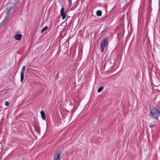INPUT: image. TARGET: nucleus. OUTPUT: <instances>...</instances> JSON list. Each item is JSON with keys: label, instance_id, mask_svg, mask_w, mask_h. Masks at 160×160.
Wrapping results in <instances>:
<instances>
[{"label": "nucleus", "instance_id": "obj_1", "mask_svg": "<svg viewBox=\"0 0 160 160\" xmlns=\"http://www.w3.org/2000/svg\"><path fill=\"white\" fill-rule=\"evenodd\" d=\"M151 116L152 118L157 119L160 115V111L156 108L150 110Z\"/></svg>", "mask_w": 160, "mask_h": 160}, {"label": "nucleus", "instance_id": "obj_2", "mask_svg": "<svg viewBox=\"0 0 160 160\" xmlns=\"http://www.w3.org/2000/svg\"><path fill=\"white\" fill-rule=\"evenodd\" d=\"M108 42V39L106 38H104L102 40L101 42V50L102 52H103L104 50V48Z\"/></svg>", "mask_w": 160, "mask_h": 160}, {"label": "nucleus", "instance_id": "obj_3", "mask_svg": "<svg viewBox=\"0 0 160 160\" xmlns=\"http://www.w3.org/2000/svg\"><path fill=\"white\" fill-rule=\"evenodd\" d=\"M60 13L62 17V19H65L67 16V14L65 12H64V8L62 7L60 11Z\"/></svg>", "mask_w": 160, "mask_h": 160}, {"label": "nucleus", "instance_id": "obj_4", "mask_svg": "<svg viewBox=\"0 0 160 160\" xmlns=\"http://www.w3.org/2000/svg\"><path fill=\"white\" fill-rule=\"evenodd\" d=\"M26 67L25 66H23L22 68V71L21 73V82H22L24 79V75L25 72V70Z\"/></svg>", "mask_w": 160, "mask_h": 160}, {"label": "nucleus", "instance_id": "obj_5", "mask_svg": "<svg viewBox=\"0 0 160 160\" xmlns=\"http://www.w3.org/2000/svg\"><path fill=\"white\" fill-rule=\"evenodd\" d=\"M61 155V152L55 154L54 155L53 160H60V158Z\"/></svg>", "mask_w": 160, "mask_h": 160}, {"label": "nucleus", "instance_id": "obj_6", "mask_svg": "<svg viewBox=\"0 0 160 160\" xmlns=\"http://www.w3.org/2000/svg\"><path fill=\"white\" fill-rule=\"evenodd\" d=\"M22 36L21 34H17L14 35V38L17 40H20Z\"/></svg>", "mask_w": 160, "mask_h": 160}, {"label": "nucleus", "instance_id": "obj_7", "mask_svg": "<svg viewBox=\"0 0 160 160\" xmlns=\"http://www.w3.org/2000/svg\"><path fill=\"white\" fill-rule=\"evenodd\" d=\"M12 9V8L11 7L6 9V12L7 14V16H8V17L9 16V15Z\"/></svg>", "mask_w": 160, "mask_h": 160}, {"label": "nucleus", "instance_id": "obj_8", "mask_svg": "<svg viewBox=\"0 0 160 160\" xmlns=\"http://www.w3.org/2000/svg\"><path fill=\"white\" fill-rule=\"evenodd\" d=\"M41 113L42 119L45 120L46 119V116L44 112L42 110L41 111Z\"/></svg>", "mask_w": 160, "mask_h": 160}, {"label": "nucleus", "instance_id": "obj_9", "mask_svg": "<svg viewBox=\"0 0 160 160\" xmlns=\"http://www.w3.org/2000/svg\"><path fill=\"white\" fill-rule=\"evenodd\" d=\"M8 18V16H6V18H4V19L3 20L2 22V23L3 24L4 23L6 22Z\"/></svg>", "mask_w": 160, "mask_h": 160}, {"label": "nucleus", "instance_id": "obj_10", "mask_svg": "<svg viewBox=\"0 0 160 160\" xmlns=\"http://www.w3.org/2000/svg\"><path fill=\"white\" fill-rule=\"evenodd\" d=\"M102 15V12L101 11H98L97 12V15L98 16H100Z\"/></svg>", "mask_w": 160, "mask_h": 160}, {"label": "nucleus", "instance_id": "obj_11", "mask_svg": "<svg viewBox=\"0 0 160 160\" xmlns=\"http://www.w3.org/2000/svg\"><path fill=\"white\" fill-rule=\"evenodd\" d=\"M48 28V27L47 26H46L44 27L41 30V32L42 33L45 31Z\"/></svg>", "mask_w": 160, "mask_h": 160}, {"label": "nucleus", "instance_id": "obj_12", "mask_svg": "<svg viewBox=\"0 0 160 160\" xmlns=\"http://www.w3.org/2000/svg\"><path fill=\"white\" fill-rule=\"evenodd\" d=\"M68 5L69 7H70L72 4V0H68Z\"/></svg>", "mask_w": 160, "mask_h": 160}, {"label": "nucleus", "instance_id": "obj_13", "mask_svg": "<svg viewBox=\"0 0 160 160\" xmlns=\"http://www.w3.org/2000/svg\"><path fill=\"white\" fill-rule=\"evenodd\" d=\"M149 127H150L151 128H152L153 127H154V126L152 124L150 123L149 124Z\"/></svg>", "mask_w": 160, "mask_h": 160}, {"label": "nucleus", "instance_id": "obj_14", "mask_svg": "<svg viewBox=\"0 0 160 160\" xmlns=\"http://www.w3.org/2000/svg\"><path fill=\"white\" fill-rule=\"evenodd\" d=\"M104 88V87L103 86H102L99 88L98 90H102Z\"/></svg>", "mask_w": 160, "mask_h": 160}, {"label": "nucleus", "instance_id": "obj_15", "mask_svg": "<svg viewBox=\"0 0 160 160\" xmlns=\"http://www.w3.org/2000/svg\"><path fill=\"white\" fill-rule=\"evenodd\" d=\"M5 105L6 106H8L9 105V102L8 101H6L5 103Z\"/></svg>", "mask_w": 160, "mask_h": 160}, {"label": "nucleus", "instance_id": "obj_16", "mask_svg": "<svg viewBox=\"0 0 160 160\" xmlns=\"http://www.w3.org/2000/svg\"><path fill=\"white\" fill-rule=\"evenodd\" d=\"M70 105H71V106H72L73 104V103H72V102L71 101V102H70Z\"/></svg>", "mask_w": 160, "mask_h": 160}, {"label": "nucleus", "instance_id": "obj_17", "mask_svg": "<svg viewBox=\"0 0 160 160\" xmlns=\"http://www.w3.org/2000/svg\"><path fill=\"white\" fill-rule=\"evenodd\" d=\"M2 146V144L0 142V149L1 148Z\"/></svg>", "mask_w": 160, "mask_h": 160}, {"label": "nucleus", "instance_id": "obj_18", "mask_svg": "<svg viewBox=\"0 0 160 160\" xmlns=\"http://www.w3.org/2000/svg\"><path fill=\"white\" fill-rule=\"evenodd\" d=\"M101 91H98V92H99V93L101 92Z\"/></svg>", "mask_w": 160, "mask_h": 160}]
</instances>
